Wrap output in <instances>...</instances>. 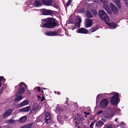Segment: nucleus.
<instances>
[{
  "label": "nucleus",
  "mask_w": 128,
  "mask_h": 128,
  "mask_svg": "<svg viewBox=\"0 0 128 128\" xmlns=\"http://www.w3.org/2000/svg\"><path fill=\"white\" fill-rule=\"evenodd\" d=\"M86 16L90 18H92V15L90 12L88 10L86 12Z\"/></svg>",
  "instance_id": "obj_27"
},
{
  "label": "nucleus",
  "mask_w": 128,
  "mask_h": 128,
  "mask_svg": "<svg viewBox=\"0 0 128 128\" xmlns=\"http://www.w3.org/2000/svg\"><path fill=\"white\" fill-rule=\"evenodd\" d=\"M110 94L113 95V96L111 97L110 99V102L112 104L116 105L118 104V101L119 97L118 93L115 92H112Z\"/></svg>",
  "instance_id": "obj_4"
},
{
  "label": "nucleus",
  "mask_w": 128,
  "mask_h": 128,
  "mask_svg": "<svg viewBox=\"0 0 128 128\" xmlns=\"http://www.w3.org/2000/svg\"><path fill=\"white\" fill-rule=\"evenodd\" d=\"M17 121L16 120H14L12 118H11L10 119L7 120L6 121V122L9 124H12L15 123Z\"/></svg>",
  "instance_id": "obj_24"
},
{
  "label": "nucleus",
  "mask_w": 128,
  "mask_h": 128,
  "mask_svg": "<svg viewBox=\"0 0 128 128\" xmlns=\"http://www.w3.org/2000/svg\"><path fill=\"white\" fill-rule=\"evenodd\" d=\"M41 98L40 97V96L39 95L38 96V100H39Z\"/></svg>",
  "instance_id": "obj_43"
},
{
  "label": "nucleus",
  "mask_w": 128,
  "mask_h": 128,
  "mask_svg": "<svg viewBox=\"0 0 128 128\" xmlns=\"http://www.w3.org/2000/svg\"><path fill=\"white\" fill-rule=\"evenodd\" d=\"M76 32L78 33L86 34L88 32L87 30L82 28H81L78 30H76Z\"/></svg>",
  "instance_id": "obj_13"
},
{
  "label": "nucleus",
  "mask_w": 128,
  "mask_h": 128,
  "mask_svg": "<svg viewBox=\"0 0 128 128\" xmlns=\"http://www.w3.org/2000/svg\"><path fill=\"white\" fill-rule=\"evenodd\" d=\"M12 109H9L8 110L4 113L3 116V118H7L12 114Z\"/></svg>",
  "instance_id": "obj_9"
},
{
  "label": "nucleus",
  "mask_w": 128,
  "mask_h": 128,
  "mask_svg": "<svg viewBox=\"0 0 128 128\" xmlns=\"http://www.w3.org/2000/svg\"><path fill=\"white\" fill-rule=\"evenodd\" d=\"M110 7L114 13L116 14L118 12V10L117 8L114 4L112 3H110Z\"/></svg>",
  "instance_id": "obj_12"
},
{
  "label": "nucleus",
  "mask_w": 128,
  "mask_h": 128,
  "mask_svg": "<svg viewBox=\"0 0 128 128\" xmlns=\"http://www.w3.org/2000/svg\"><path fill=\"white\" fill-rule=\"evenodd\" d=\"M102 112V110H100L98 111V112L97 113V114H100Z\"/></svg>",
  "instance_id": "obj_36"
},
{
  "label": "nucleus",
  "mask_w": 128,
  "mask_h": 128,
  "mask_svg": "<svg viewBox=\"0 0 128 128\" xmlns=\"http://www.w3.org/2000/svg\"><path fill=\"white\" fill-rule=\"evenodd\" d=\"M44 96H43L42 97V99L40 100L41 102H42L44 100Z\"/></svg>",
  "instance_id": "obj_39"
},
{
  "label": "nucleus",
  "mask_w": 128,
  "mask_h": 128,
  "mask_svg": "<svg viewBox=\"0 0 128 128\" xmlns=\"http://www.w3.org/2000/svg\"><path fill=\"white\" fill-rule=\"evenodd\" d=\"M109 102L106 98H104L101 100L100 102V106L102 108H104L107 107Z\"/></svg>",
  "instance_id": "obj_7"
},
{
  "label": "nucleus",
  "mask_w": 128,
  "mask_h": 128,
  "mask_svg": "<svg viewBox=\"0 0 128 128\" xmlns=\"http://www.w3.org/2000/svg\"><path fill=\"white\" fill-rule=\"evenodd\" d=\"M54 93L55 94H60V92H56V91L54 92Z\"/></svg>",
  "instance_id": "obj_42"
},
{
  "label": "nucleus",
  "mask_w": 128,
  "mask_h": 128,
  "mask_svg": "<svg viewBox=\"0 0 128 128\" xmlns=\"http://www.w3.org/2000/svg\"><path fill=\"white\" fill-rule=\"evenodd\" d=\"M17 86H15V88H16V87H17Z\"/></svg>",
  "instance_id": "obj_53"
},
{
  "label": "nucleus",
  "mask_w": 128,
  "mask_h": 128,
  "mask_svg": "<svg viewBox=\"0 0 128 128\" xmlns=\"http://www.w3.org/2000/svg\"><path fill=\"white\" fill-rule=\"evenodd\" d=\"M83 117L82 116L79 117L77 118V120L76 122V124H81L84 121Z\"/></svg>",
  "instance_id": "obj_16"
},
{
  "label": "nucleus",
  "mask_w": 128,
  "mask_h": 128,
  "mask_svg": "<svg viewBox=\"0 0 128 128\" xmlns=\"http://www.w3.org/2000/svg\"><path fill=\"white\" fill-rule=\"evenodd\" d=\"M108 4H104L103 6L104 8L106 10V12L108 13H109L110 10Z\"/></svg>",
  "instance_id": "obj_25"
},
{
  "label": "nucleus",
  "mask_w": 128,
  "mask_h": 128,
  "mask_svg": "<svg viewBox=\"0 0 128 128\" xmlns=\"http://www.w3.org/2000/svg\"><path fill=\"white\" fill-rule=\"evenodd\" d=\"M43 2L45 4L48 6H50L52 4L51 0H43Z\"/></svg>",
  "instance_id": "obj_20"
},
{
  "label": "nucleus",
  "mask_w": 128,
  "mask_h": 128,
  "mask_svg": "<svg viewBox=\"0 0 128 128\" xmlns=\"http://www.w3.org/2000/svg\"><path fill=\"white\" fill-rule=\"evenodd\" d=\"M41 92H42V93H43V92H44V91L42 90Z\"/></svg>",
  "instance_id": "obj_48"
},
{
  "label": "nucleus",
  "mask_w": 128,
  "mask_h": 128,
  "mask_svg": "<svg viewBox=\"0 0 128 128\" xmlns=\"http://www.w3.org/2000/svg\"><path fill=\"white\" fill-rule=\"evenodd\" d=\"M27 120V118L26 116H23L19 119L20 122L21 123H23L25 122Z\"/></svg>",
  "instance_id": "obj_23"
},
{
  "label": "nucleus",
  "mask_w": 128,
  "mask_h": 128,
  "mask_svg": "<svg viewBox=\"0 0 128 128\" xmlns=\"http://www.w3.org/2000/svg\"><path fill=\"white\" fill-rule=\"evenodd\" d=\"M84 114H86L87 115H89L90 114V113L89 112H87V113H86V112H84Z\"/></svg>",
  "instance_id": "obj_41"
},
{
  "label": "nucleus",
  "mask_w": 128,
  "mask_h": 128,
  "mask_svg": "<svg viewBox=\"0 0 128 128\" xmlns=\"http://www.w3.org/2000/svg\"><path fill=\"white\" fill-rule=\"evenodd\" d=\"M112 2L115 3L116 5L118 6V8H121V3L120 0H112Z\"/></svg>",
  "instance_id": "obj_19"
},
{
  "label": "nucleus",
  "mask_w": 128,
  "mask_h": 128,
  "mask_svg": "<svg viewBox=\"0 0 128 128\" xmlns=\"http://www.w3.org/2000/svg\"><path fill=\"white\" fill-rule=\"evenodd\" d=\"M105 94V95H106V94L107 95V94Z\"/></svg>",
  "instance_id": "obj_50"
},
{
  "label": "nucleus",
  "mask_w": 128,
  "mask_h": 128,
  "mask_svg": "<svg viewBox=\"0 0 128 128\" xmlns=\"http://www.w3.org/2000/svg\"><path fill=\"white\" fill-rule=\"evenodd\" d=\"M64 118H65V116H62L59 115L58 116L57 120L60 124H63L64 123L63 120Z\"/></svg>",
  "instance_id": "obj_15"
},
{
  "label": "nucleus",
  "mask_w": 128,
  "mask_h": 128,
  "mask_svg": "<svg viewBox=\"0 0 128 128\" xmlns=\"http://www.w3.org/2000/svg\"><path fill=\"white\" fill-rule=\"evenodd\" d=\"M103 124V122L102 121L100 120L96 123V125L97 126H100V127Z\"/></svg>",
  "instance_id": "obj_26"
},
{
  "label": "nucleus",
  "mask_w": 128,
  "mask_h": 128,
  "mask_svg": "<svg viewBox=\"0 0 128 128\" xmlns=\"http://www.w3.org/2000/svg\"><path fill=\"white\" fill-rule=\"evenodd\" d=\"M53 13V11L50 10L44 9L42 12V14L43 15H50Z\"/></svg>",
  "instance_id": "obj_14"
},
{
  "label": "nucleus",
  "mask_w": 128,
  "mask_h": 128,
  "mask_svg": "<svg viewBox=\"0 0 128 128\" xmlns=\"http://www.w3.org/2000/svg\"><path fill=\"white\" fill-rule=\"evenodd\" d=\"M100 1L101 2H103L104 4H108V2L107 0H100Z\"/></svg>",
  "instance_id": "obj_31"
},
{
  "label": "nucleus",
  "mask_w": 128,
  "mask_h": 128,
  "mask_svg": "<svg viewBox=\"0 0 128 128\" xmlns=\"http://www.w3.org/2000/svg\"><path fill=\"white\" fill-rule=\"evenodd\" d=\"M17 96V97L14 98V100L15 102H16L17 101H18L19 100H22L23 98L21 96Z\"/></svg>",
  "instance_id": "obj_28"
},
{
  "label": "nucleus",
  "mask_w": 128,
  "mask_h": 128,
  "mask_svg": "<svg viewBox=\"0 0 128 128\" xmlns=\"http://www.w3.org/2000/svg\"><path fill=\"white\" fill-rule=\"evenodd\" d=\"M55 19L53 18H49L44 20V21L46 22V23L42 24L40 26L42 27L52 28L56 26V23L54 22Z\"/></svg>",
  "instance_id": "obj_2"
},
{
  "label": "nucleus",
  "mask_w": 128,
  "mask_h": 128,
  "mask_svg": "<svg viewBox=\"0 0 128 128\" xmlns=\"http://www.w3.org/2000/svg\"><path fill=\"white\" fill-rule=\"evenodd\" d=\"M44 89H46V88H44Z\"/></svg>",
  "instance_id": "obj_54"
},
{
  "label": "nucleus",
  "mask_w": 128,
  "mask_h": 128,
  "mask_svg": "<svg viewBox=\"0 0 128 128\" xmlns=\"http://www.w3.org/2000/svg\"><path fill=\"white\" fill-rule=\"evenodd\" d=\"M7 128H10L9 127H7Z\"/></svg>",
  "instance_id": "obj_52"
},
{
  "label": "nucleus",
  "mask_w": 128,
  "mask_h": 128,
  "mask_svg": "<svg viewBox=\"0 0 128 128\" xmlns=\"http://www.w3.org/2000/svg\"><path fill=\"white\" fill-rule=\"evenodd\" d=\"M63 111L62 109L61 108L59 105H57L56 110V112L57 114L60 113Z\"/></svg>",
  "instance_id": "obj_22"
},
{
  "label": "nucleus",
  "mask_w": 128,
  "mask_h": 128,
  "mask_svg": "<svg viewBox=\"0 0 128 128\" xmlns=\"http://www.w3.org/2000/svg\"><path fill=\"white\" fill-rule=\"evenodd\" d=\"M81 22V19L79 18L76 20L75 23H70V24L68 26V28L69 29L73 30L76 27H79L80 26V24Z\"/></svg>",
  "instance_id": "obj_3"
},
{
  "label": "nucleus",
  "mask_w": 128,
  "mask_h": 128,
  "mask_svg": "<svg viewBox=\"0 0 128 128\" xmlns=\"http://www.w3.org/2000/svg\"><path fill=\"white\" fill-rule=\"evenodd\" d=\"M85 116V117L86 118V117H87V115H85V116Z\"/></svg>",
  "instance_id": "obj_49"
},
{
  "label": "nucleus",
  "mask_w": 128,
  "mask_h": 128,
  "mask_svg": "<svg viewBox=\"0 0 128 128\" xmlns=\"http://www.w3.org/2000/svg\"><path fill=\"white\" fill-rule=\"evenodd\" d=\"M108 118V116H106L105 117H103L102 118V120L105 122L106 121Z\"/></svg>",
  "instance_id": "obj_33"
},
{
  "label": "nucleus",
  "mask_w": 128,
  "mask_h": 128,
  "mask_svg": "<svg viewBox=\"0 0 128 128\" xmlns=\"http://www.w3.org/2000/svg\"><path fill=\"white\" fill-rule=\"evenodd\" d=\"M39 107V106L37 104H34V106L33 108V110H38V108Z\"/></svg>",
  "instance_id": "obj_30"
},
{
  "label": "nucleus",
  "mask_w": 128,
  "mask_h": 128,
  "mask_svg": "<svg viewBox=\"0 0 128 128\" xmlns=\"http://www.w3.org/2000/svg\"><path fill=\"white\" fill-rule=\"evenodd\" d=\"M37 88L38 89V91L39 92L40 91V88L39 87H37Z\"/></svg>",
  "instance_id": "obj_37"
},
{
  "label": "nucleus",
  "mask_w": 128,
  "mask_h": 128,
  "mask_svg": "<svg viewBox=\"0 0 128 128\" xmlns=\"http://www.w3.org/2000/svg\"><path fill=\"white\" fill-rule=\"evenodd\" d=\"M30 107L29 106H28L19 110V112H28L30 111Z\"/></svg>",
  "instance_id": "obj_17"
},
{
  "label": "nucleus",
  "mask_w": 128,
  "mask_h": 128,
  "mask_svg": "<svg viewBox=\"0 0 128 128\" xmlns=\"http://www.w3.org/2000/svg\"><path fill=\"white\" fill-rule=\"evenodd\" d=\"M98 14L100 18L104 21L106 24L110 27V28L112 29H114L116 27V24L114 22L109 23L108 22L109 21L110 19L106 13L103 10H100L98 12Z\"/></svg>",
  "instance_id": "obj_1"
},
{
  "label": "nucleus",
  "mask_w": 128,
  "mask_h": 128,
  "mask_svg": "<svg viewBox=\"0 0 128 128\" xmlns=\"http://www.w3.org/2000/svg\"><path fill=\"white\" fill-rule=\"evenodd\" d=\"M101 96H102L101 95V94H98L97 96V98H96L97 99L98 98H99Z\"/></svg>",
  "instance_id": "obj_38"
},
{
  "label": "nucleus",
  "mask_w": 128,
  "mask_h": 128,
  "mask_svg": "<svg viewBox=\"0 0 128 128\" xmlns=\"http://www.w3.org/2000/svg\"><path fill=\"white\" fill-rule=\"evenodd\" d=\"M97 30V28H93L90 30V32H93Z\"/></svg>",
  "instance_id": "obj_32"
},
{
  "label": "nucleus",
  "mask_w": 128,
  "mask_h": 128,
  "mask_svg": "<svg viewBox=\"0 0 128 128\" xmlns=\"http://www.w3.org/2000/svg\"><path fill=\"white\" fill-rule=\"evenodd\" d=\"M18 86L21 88L18 91L16 94V96H17L21 95L24 93L25 91L24 88H27V86L22 82L20 83L19 84Z\"/></svg>",
  "instance_id": "obj_5"
},
{
  "label": "nucleus",
  "mask_w": 128,
  "mask_h": 128,
  "mask_svg": "<svg viewBox=\"0 0 128 128\" xmlns=\"http://www.w3.org/2000/svg\"><path fill=\"white\" fill-rule=\"evenodd\" d=\"M45 35L50 36H56L58 35V33L55 31H50L44 32Z\"/></svg>",
  "instance_id": "obj_10"
},
{
  "label": "nucleus",
  "mask_w": 128,
  "mask_h": 128,
  "mask_svg": "<svg viewBox=\"0 0 128 128\" xmlns=\"http://www.w3.org/2000/svg\"><path fill=\"white\" fill-rule=\"evenodd\" d=\"M94 15H96L97 14V12L96 10H94Z\"/></svg>",
  "instance_id": "obj_40"
},
{
  "label": "nucleus",
  "mask_w": 128,
  "mask_h": 128,
  "mask_svg": "<svg viewBox=\"0 0 128 128\" xmlns=\"http://www.w3.org/2000/svg\"><path fill=\"white\" fill-rule=\"evenodd\" d=\"M66 102V103L67 104V103Z\"/></svg>",
  "instance_id": "obj_55"
},
{
  "label": "nucleus",
  "mask_w": 128,
  "mask_h": 128,
  "mask_svg": "<svg viewBox=\"0 0 128 128\" xmlns=\"http://www.w3.org/2000/svg\"><path fill=\"white\" fill-rule=\"evenodd\" d=\"M72 0H69L68 1H70V2H71Z\"/></svg>",
  "instance_id": "obj_47"
},
{
  "label": "nucleus",
  "mask_w": 128,
  "mask_h": 128,
  "mask_svg": "<svg viewBox=\"0 0 128 128\" xmlns=\"http://www.w3.org/2000/svg\"><path fill=\"white\" fill-rule=\"evenodd\" d=\"M85 21L84 24L86 27L88 28L91 26L92 22L91 19L89 18L86 19L85 20Z\"/></svg>",
  "instance_id": "obj_11"
},
{
  "label": "nucleus",
  "mask_w": 128,
  "mask_h": 128,
  "mask_svg": "<svg viewBox=\"0 0 128 128\" xmlns=\"http://www.w3.org/2000/svg\"><path fill=\"white\" fill-rule=\"evenodd\" d=\"M0 128H2V126H0Z\"/></svg>",
  "instance_id": "obj_51"
},
{
  "label": "nucleus",
  "mask_w": 128,
  "mask_h": 128,
  "mask_svg": "<svg viewBox=\"0 0 128 128\" xmlns=\"http://www.w3.org/2000/svg\"><path fill=\"white\" fill-rule=\"evenodd\" d=\"M29 103V101L28 100H25L19 104V106L20 107L28 104Z\"/></svg>",
  "instance_id": "obj_18"
},
{
  "label": "nucleus",
  "mask_w": 128,
  "mask_h": 128,
  "mask_svg": "<svg viewBox=\"0 0 128 128\" xmlns=\"http://www.w3.org/2000/svg\"><path fill=\"white\" fill-rule=\"evenodd\" d=\"M94 124L93 122H92L91 123L90 126L91 128H93Z\"/></svg>",
  "instance_id": "obj_34"
},
{
  "label": "nucleus",
  "mask_w": 128,
  "mask_h": 128,
  "mask_svg": "<svg viewBox=\"0 0 128 128\" xmlns=\"http://www.w3.org/2000/svg\"><path fill=\"white\" fill-rule=\"evenodd\" d=\"M44 114L45 115V120L46 123H50L51 122L52 118L50 113L48 112H45Z\"/></svg>",
  "instance_id": "obj_8"
},
{
  "label": "nucleus",
  "mask_w": 128,
  "mask_h": 128,
  "mask_svg": "<svg viewBox=\"0 0 128 128\" xmlns=\"http://www.w3.org/2000/svg\"><path fill=\"white\" fill-rule=\"evenodd\" d=\"M118 120V118H116L115 119V121H116V122H117Z\"/></svg>",
  "instance_id": "obj_46"
},
{
  "label": "nucleus",
  "mask_w": 128,
  "mask_h": 128,
  "mask_svg": "<svg viewBox=\"0 0 128 128\" xmlns=\"http://www.w3.org/2000/svg\"><path fill=\"white\" fill-rule=\"evenodd\" d=\"M32 125V124H28L22 126L20 128H31Z\"/></svg>",
  "instance_id": "obj_29"
},
{
  "label": "nucleus",
  "mask_w": 128,
  "mask_h": 128,
  "mask_svg": "<svg viewBox=\"0 0 128 128\" xmlns=\"http://www.w3.org/2000/svg\"><path fill=\"white\" fill-rule=\"evenodd\" d=\"M93 1H94L96 2H98L97 0H93Z\"/></svg>",
  "instance_id": "obj_45"
},
{
  "label": "nucleus",
  "mask_w": 128,
  "mask_h": 128,
  "mask_svg": "<svg viewBox=\"0 0 128 128\" xmlns=\"http://www.w3.org/2000/svg\"><path fill=\"white\" fill-rule=\"evenodd\" d=\"M32 5L34 7H36L40 6L42 4L39 1L36 0L34 2Z\"/></svg>",
  "instance_id": "obj_21"
},
{
  "label": "nucleus",
  "mask_w": 128,
  "mask_h": 128,
  "mask_svg": "<svg viewBox=\"0 0 128 128\" xmlns=\"http://www.w3.org/2000/svg\"><path fill=\"white\" fill-rule=\"evenodd\" d=\"M70 1H68L66 3V5L67 6H68L70 4Z\"/></svg>",
  "instance_id": "obj_35"
},
{
  "label": "nucleus",
  "mask_w": 128,
  "mask_h": 128,
  "mask_svg": "<svg viewBox=\"0 0 128 128\" xmlns=\"http://www.w3.org/2000/svg\"><path fill=\"white\" fill-rule=\"evenodd\" d=\"M108 109L110 112L112 113V114L110 116V117H112L116 112L117 114H118L120 111V109L116 107L112 108L110 106H109L108 108Z\"/></svg>",
  "instance_id": "obj_6"
},
{
  "label": "nucleus",
  "mask_w": 128,
  "mask_h": 128,
  "mask_svg": "<svg viewBox=\"0 0 128 128\" xmlns=\"http://www.w3.org/2000/svg\"><path fill=\"white\" fill-rule=\"evenodd\" d=\"M121 125L122 126V125H124V123L123 122H121Z\"/></svg>",
  "instance_id": "obj_44"
}]
</instances>
